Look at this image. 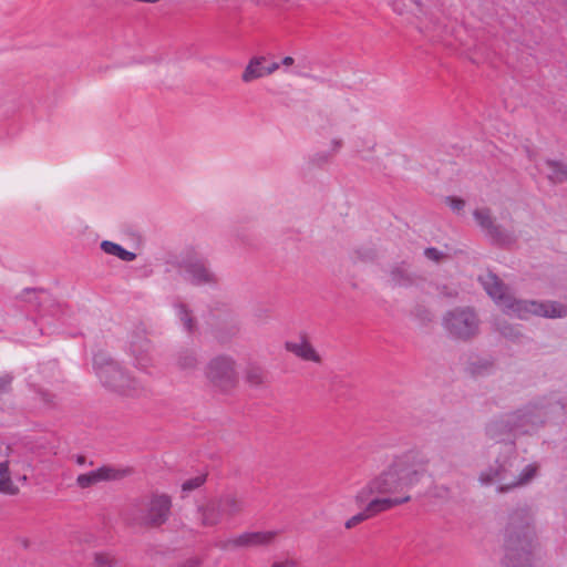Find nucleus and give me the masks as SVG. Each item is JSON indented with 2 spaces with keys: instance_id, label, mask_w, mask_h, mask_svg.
<instances>
[{
  "instance_id": "nucleus-39",
  "label": "nucleus",
  "mask_w": 567,
  "mask_h": 567,
  "mask_svg": "<svg viewBox=\"0 0 567 567\" xmlns=\"http://www.w3.org/2000/svg\"><path fill=\"white\" fill-rule=\"evenodd\" d=\"M76 463L83 465L85 463V457L83 455H79L76 457Z\"/></svg>"
},
{
  "instance_id": "nucleus-23",
  "label": "nucleus",
  "mask_w": 567,
  "mask_h": 567,
  "mask_svg": "<svg viewBox=\"0 0 567 567\" xmlns=\"http://www.w3.org/2000/svg\"><path fill=\"white\" fill-rule=\"evenodd\" d=\"M175 309L178 319L182 321L185 330L188 332H192L196 329V321L192 316V311L188 309V307L183 302L175 303Z\"/></svg>"
},
{
  "instance_id": "nucleus-4",
  "label": "nucleus",
  "mask_w": 567,
  "mask_h": 567,
  "mask_svg": "<svg viewBox=\"0 0 567 567\" xmlns=\"http://www.w3.org/2000/svg\"><path fill=\"white\" fill-rule=\"evenodd\" d=\"M93 368L101 383L122 395L142 398L148 394V389L137 379L125 371L107 353L94 354Z\"/></svg>"
},
{
  "instance_id": "nucleus-1",
  "label": "nucleus",
  "mask_w": 567,
  "mask_h": 567,
  "mask_svg": "<svg viewBox=\"0 0 567 567\" xmlns=\"http://www.w3.org/2000/svg\"><path fill=\"white\" fill-rule=\"evenodd\" d=\"M430 455L426 451L413 449L393 458L388 468L358 492V499L368 501L369 494H385L417 484L426 474Z\"/></svg>"
},
{
  "instance_id": "nucleus-35",
  "label": "nucleus",
  "mask_w": 567,
  "mask_h": 567,
  "mask_svg": "<svg viewBox=\"0 0 567 567\" xmlns=\"http://www.w3.org/2000/svg\"><path fill=\"white\" fill-rule=\"evenodd\" d=\"M271 567H299V564L291 558H285L272 563Z\"/></svg>"
},
{
  "instance_id": "nucleus-29",
  "label": "nucleus",
  "mask_w": 567,
  "mask_h": 567,
  "mask_svg": "<svg viewBox=\"0 0 567 567\" xmlns=\"http://www.w3.org/2000/svg\"><path fill=\"white\" fill-rule=\"evenodd\" d=\"M0 493L8 495H17L19 493V488L12 482L10 475L0 477Z\"/></svg>"
},
{
  "instance_id": "nucleus-22",
  "label": "nucleus",
  "mask_w": 567,
  "mask_h": 567,
  "mask_svg": "<svg viewBox=\"0 0 567 567\" xmlns=\"http://www.w3.org/2000/svg\"><path fill=\"white\" fill-rule=\"evenodd\" d=\"M546 166L549 168L548 179L553 183H561L567 181V165L547 159L545 162Z\"/></svg>"
},
{
  "instance_id": "nucleus-15",
  "label": "nucleus",
  "mask_w": 567,
  "mask_h": 567,
  "mask_svg": "<svg viewBox=\"0 0 567 567\" xmlns=\"http://www.w3.org/2000/svg\"><path fill=\"white\" fill-rule=\"evenodd\" d=\"M287 351L293 353L303 361L321 363L322 359L310 341L306 337H300L296 341H287L285 344Z\"/></svg>"
},
{
  "instance_id": "nucleus-6",
  "label": "nucleus",
  "mask_w": 567,
  "mask_h": 567,
  "mask_svg": "<svg viewBox=\"0 0 567 567\" xmlns=\"http://www.w3.org/2000/svg\"><path fill=\"white\" fill-rule=\"evenodd\" d=\"M243 507L241 496L236 492L229 491L199 507L198 517L203 526L212 527L239 513Z\"/></svg>"
},
{
  "instance_id": "nucleus-12",
  "label": "nucleus",
  "mask_w": 567,
  "mask_h": 567,
  "mask_svg": "<svg viewBox=\"0 0 567 567\" xmlns=\"http://www.w3.org/2000/svg\"><path fill=\"white\" fill-rule=\"evenodd\" d=\"M473 216L493 243L499 246H509L515 241L514 236L509 231L495 224L492 212L488 208H477L474 210Z\"/></svg>"
},
{
  "instance_id": "nucleus-10",
  "label": "nucleus",
  "mask_w": 567,
  "mask_h": 567,
  "mask_svg": "<svg viewBox=\"0 0 567 567\" xmlns=\"http://www.w3.org/2000/svg\"><path fill=\"white\" fill-rule=\"evenodd\" d=\"M172 498L165 493H153L145 507L142 517L143 523L150 528H159L168 519L172 513Z\"/></svg>"
},
{
  "instance_id": "nucleus-26",
  "label": "nucleus",
  "mask_w": 567,
  "mask_h": 567,
  "mask_svg": "<svg viewBox=\"0 0 567 567\" xmlns=\"http://www.w3.org/2000/svg\"><path fill=\"white\" fill-rule=\"evenodd\" d=\"M265 379L266 373L260 367L251 365L246 371V381L251 386H260Z\"/></svg>"
},
{
  "instance_id": "nucleus-25",
  "label": "nucleus",
  "mask_w": 567,
  "mask_h": 567,
  "mask_svg": "<svg viewBox=\"0 0 567 567\" xmlns=\"http://www.w3.org/2000/svg\"><path fill=\"white\" fill-rule=\"evenodd\" d=\"M330 145H331V148L329 152L315 154L312 157V162H315L317 164L328 163L332 158V156H334L337 153H339V151L341 150V147L343 145V142L341 138H333L331 141Z\"/></svg>"
},
{
  "instance_id": "nucleus-17",
  "label": "nucleus",
  "mask_w": 567,
  "mask_h": 567,
  "mask_svg": "<svg viewBox=\"0 0 567 567\" xmlns=\"http://www.w3.org/2000/svg\"><path fill=\"white\" fill-rule=\"evenodd\" d=\"M389 280L393 286L406 287L413 284V276L406 262L394 265L389 271Z\"/></svg>"
},
{
  "instance_id": "nucleus-32",
  "label": "nucleus",
  "mask_w": 567,
  "mask_h": 567,
  "mask_svg": "<svg viewBox=\"0 0 567 567\" xmlns=\"http://www.w3.org/2000/svg\"><path fill=\"white\" fill-rule=\"evenodd\" d=\"M446 203L455 212L462 210L465 206V202L458 197H446Z\"/></svg>"
},
{
  "instance_id": "nucleus-36",
  "label": "nucleus",
  "mask_w": 567,
  "mask_h": 567,
  "mask_svg": "<svg viewBox=\"0 0 567 567\" xmlns=\"http://www.w3.org/2000/svg\"><path fill=\"white\" fill-rule=\"evenodd\" d=\"M279 68H280V63H278V62H272L268 66H265L266 75H270V74L275 73L277 70H279Z\"/></svg>"
},
{
  "instance_id": "nucleus-8",
  "label": "nucleus",
  "mask_w": 567,
  "mask_h": 567,
  "mask_svg": "<svg viewBox=\"0 0 567 567\" xmlns=\"http://www.w3.org/2000/svg\"><path fill=\"white\" fill-rule=\"evenodd\" d=\"M205 375L209 383L221 392H229L238 383L236 363L228 355L213 358L205 368Z\"/></svg>"
},
{
  "instance_id": "nucleus-14",
  "label": "nucleus",
  "mask_w": 567,
  "mask_h": 567,
  "mask_svg": "<svg viewBox=\"0 0 567 567\" xmlns=\"http://www.w3.org/2000/svg\"><path fill=\"white\" fill-rule=\"evenodd\" d=\"M128 350L134 359L135 367L141 371L147 372L153 362L151 357V341L143 334L133 336L130 341Z\"/></svg>"
},
{
  "instance_id": "nucleus-20",
  "label": "nucleus",
  "mask_w": 567,
  "mask_h": 567,
  "mask_svg": "<svg viewBox=\"0 0 567 567\" xmlns=\"http://www.w3.org/2000/svg\"><path fill=\"white\" fill-rule=\"evenodd\" d=\"M101 249L107 254L113 255L120 258L123 261H133L136 259V254L133 251H128L124 249L121 245L110 241V240H103L101 243Z\"/></svg>"
},
{
  "instance_id": "nucleus-27",
  "label": "nucleus",
  "mask_w": 567,
  "mask_h": 567,
  "mask_svg": "<svg viewBox=\"0 0 567 567\" xmlns=\"http://www.w3.org/2000/svg\"><path fill=\"white\" fill-rule=\"evenodd\" d=\"M206 481V475L204 474H200V475H197L195 477H192L189 480H186L183 484H182V492H183V497H185L189 492L200 487Z\"/></svg>"
},
{
  "instance_id": "nucleus-38",
  "label": "nucleus",
  "mask_w": 567,
  "mask_h": 567,
  "mask_svg": "<svg viewBox=\"0 0 567 567\" xmlns=\"http://www.w3.org/2000/svg\"><path fill=\"white\" fill-rule=\"evenodd\" d=\"M295 63V59L292 56H285L282 60H281V64L284 66H290Z\"/></svg>"
},
{
  "instance_id": "nucleus-3",
  "label": "nucleus",
  "mask_w": 567,
  "mask_h": 567,
  "mask_svg": "<svg viewBox=\"0 0 567 567\" xmlns=\"http://www.w3.org/2000/svg\"><path fill=\"white\" fill-rule=\"evenodd\" d=\"M544 419L545 412L542 408L528 404L489 422L486 426V435L496 443H503L513 454L515 439L537 431L544 423Z\"/></svg>"
},
{
  "instance_id": "nucleus-37",
  "label": "nucleus",
  "mask_w": 567,
  "mask_h": 567,
  "mask_svg": "<svg viewBox=\"0 0 567 567\" xmlns=\"http://www.w3.org/2000/svg\"><path fill=\"white\" fill-rule=\"evenodd\" d=\"M7 475H10L9 464H8V462H1L0 463V477H4Z\"/></svg>"
},
{
  "instance_id": "nucleus-24",
  "label": "nucleus",
  "mask_w": 567,
  "mask_h": 567,
  "mask_svg": "<svg viewBox=\"0 0 567 567\" xmlns=\"http://www.w3.org/2000/svg\"><path fill=\"white\" fill-rule=\"evenodd\" d=\"M177 364L183 370H193L198 365V357L195 351L185 350L178 354Z\"/></svg>"
},
{
  "instance_id": "nucleus-9",
  "label": "nucleus",
  "mask_w": 567,
  "mask_h": 567,
  "mask_svg": "<svg viewBox=\"0 0 567 567\" xmlns=\"http://www.w3.org/2000/svg\"><path fill=\"white\" fill-rule=\"evenodd\" d=\"M373 494L368 495V501H359L358 495L355 496V501L359 504L367 503V506L364 509L351 518L347 519L344 522V527L347 529H352L358 527L362 522L375 516L377 514L388 511L392 508L395 505H400L404 502H408L410 499V496L404 497H374L371 498Z\"/></svg>"
},
{
  "instance_id": "nucleus-28",
  "label": "nucleus",
  "mask_w": 567,
  "mask_h": 567,
  "mask_svg": "<svg viewBox=\"0 0 567 567\" xmlns=\"http://www.w3.org/2000/svg\"><path fill=\"white\" fill-rule=\"evenodd\" d=\"M392 7L394 11L400 14H403L406 11H413V7H420V2L416 0H393Z\"/></svg>"
},
{
  "instance_id": "nucleus-5",
  "label": "nucleus",
  "mask_w": 567,
  "mask_h": 567,
  "mask_svg": "<svg viewBox=\"0 0 567 567\" xmlns=\"http://www.w3.org/2000/svg\"><path fill=\"white\" fill-rule=\"evenodd\" d=\"M499 444V449L504 450L506 456L503 460L497 458L494 467H491L480 475V481L483 484L498 482V493H507L516 487L527 485L536 476L537 466L535 464H528L518 475H515L513 467L514 461L516 460V451L514 450L512 454L503 443Z\"/></svg>"
},
{
  "instance_id": "nucleus-30",
  "label": "nucleus",
  "mask_w": 567,
  "mask_h": 567,
  "mask_svg": "<svg viewBox=\"0 0 567 567\" xmlns=\"http://www.w3.org/2000/svg\"><path fill=\"white\" fill-rule=\"evenodd\" d=\"M115 559L112 555L106 553H97L94 556V564L96 567H112Z\"/></svg>"
},
{
  "instance_id": "nucleus-18",
  "label": "nucleus",
  "mask_w": 567,
  "mask_h": 567,
  "mask_svg": "<svg viewBox=\"0 0 567 567\" xmlns=\"http://www.w3.org/2000/svg\"><path fill=\"white\" fill-rule=\"evenodd\" d=\"M265 56H254L243 72L241 80L245 83L252 82L266 75L264 63Z\"/></svg>"
},
{
  "instance_id": "nucleus-16",
  "label": "nucleus",
  "mask_w": 567,
  "mask_h": 567,
  "mask_svg": "<svg viewBox=\"0 0 567 567\" xmlns=\"http://www.w3.org/2000/svg\"><path fill=\"white\" fill-rule=\"evenodd\" d=\"M505 565L506 567H532V555L523 547L509 546L506 548Z\"/></svg>"
},
{
  "instance_id": "nucleus-19",
  "label": "nucleus",
  "mask_w": 567,
  "mask_h": 567,
  "mask_svg": "<svg viewBox=\"0 0 567 567\" xmlns=\"http://www.w3.org/2000/svg\"><path fill=\"white\" fill-rule=\"evenodd\" d=\"M509 525L514 529H527L533 526V514L528 508H518L509 516Z\"/></svg>"
},
{
  "instance_id": "nucleus-2",
  "label": "nucleus",
  "mask_w": 567,
  "mask_h": 567,
  "mask_svg": "<svg viewBox=\"0 0 567 567\" xmlns=\"http://www.w3.org/2000/svg\"><path fill=\"white\" fill-rule=\"evenodd\" d=\"M480 281L488 296L506 315L522 320L529 319L532 316L550 319L567 317V307L560 302L517 299L509 288L492 272L481 276Z\"/></svg>"
},
{
  "instance_id": "nucleus-11",
  "label": "nucleus",
  "mask_w": 567,
  "mask_h": 567,
  "mask_svg": "<svg viewBox=\"0 0 567 567\" xmlns=\"http://www.w3.org/2000/svg\"><path fill=\"white\" fill-rule=\"evenodd\" d=\"M134 470L130 466L118 467L114 465H104L85 474H80L76 484L81 488H87L100 482L121 481L131 476Z\"/></svg>"
},
{
  "instance_id": "nucleus-33",
  "label": "nucleus",
  "mask_w": 567,
  "mask_h": 567,
  "mask_svg": "<svg viewBox=\"0 0 567 567\" xmlns=\"http://www.w3.org/2000/svg\"><path fill=\"white\" fill-rule=\"evenodd\" d=\"M424 255L427 259L433 260V261H439L443 257L442 251H440L439 249L433 248V247L426 248L424 250Z\"/></svg>"
},
{
  "instance_id": "nucleus-40",
  "label": "nucleus",
  "mask_w": 567,
  "mask_h": 567,
  "mask_svg": "<svg viewBox=\"0 0 567 567\" xmlns=\"http://www.w3.org/2000/svg\"><path fill=\"white\" fill-rule=\"evenodd\" d=\"M295 74L299 75V76H306L307 74H305L303 72L301 71H295Z\"/></svg>"
},
{
  "instance_id": "nucleus-31",
  "label": "nucleus",
  "mask_w": 567,
  "mask_h": 567,
  "mask_svg": "<svg viewBox=\"0 0 567 567\" xmlns=\"http://www.w3.org/2000/svg\"><path fill=\"white\" fill-rule=\"evenodd\" d=\"M499 332L508 339H516L519 337V331L511 324H503L498 327Z\"/></svg>"
},
{
  "instance_id": "nucleus-21",
  "label": "nucleus",
  "mask_w": 567,
  "mask_h": 567,
  "mask_svg": "<svg viewBox=\"0 0 567 567\" xmlns=\"http://www.w3.org/2000/svg\"><path fill=\"white\" fill-rule=\"evenodd\" d=\"M272 536L274 534H243L235 544L248 547L268 545L272 542Z\"/></svg>"
},
{
  "instance_id": "nucleus-34",
  "label": "nucleus",
  "mask_w": 567,
  "mask_h": 567,
  "mask_svg": "<svg viewBox=\"0 0 567 567\" xmlns=\"http://www.w3.org/2000/svg\"><path fill=\"white\" fill-rule=\"evenodd\" d=\"M12 382V375L9 373L0 374V393L6 392Z\"/></svg>"
},
{
  "instance_id": "nucleus-7",
  "label": "nucleus",
  "mask_w": 567,
  "mask_h": 567,
  "mask_svg": "<svg viewBox=\"0 0 567 567\" xmlns=\"http://www.w3.org/2000/svg\"><path fill=\"white\" fill-rule=\"evenodd\" d=\"M443 327L452 338L468 340L478 333L480 319L472 308H456L444 315Z\"/></svg>"
},
{
  "instance_id": "nucleus-13",
  "label": "nucleus",
  "mask_w": 567,
  "mask_h": 567,
  "mask_svg": "<svg viewBox=\"0 0 567 567\" xmlns=\"http://www.w3.org/2000/svg\"><path fill=\"white\" fill-rule=\"evenodd\" d=\"M185 278L196 286H213L218 282V277L200 258L184 260L181 265Z\"/></svg>"
}]
</instances>
